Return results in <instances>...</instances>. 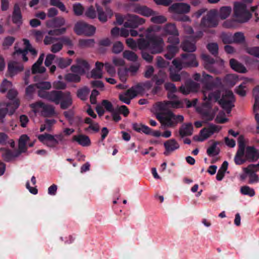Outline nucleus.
Returning a JSON list of instances; mask_svg holds the SVG:
<instances>
[{"instance_id":"obj_61","label":"nucleus","mask_w":259,"mask_h":259,"mask_svg":"<svg viewBox=\"0 0 259 259\" xmlns=\"http://www.w3.org/2000/svg\"><path fill=\"white\" fill-rule=\"evenodd\" d=\"M85 15L90 19H94L96 17V12L93 6L87 9L85 12Z\"/></svg>"},{"instance_id":"obj_56","label":"nucleus","mask_w":259,"mask_h":259,"mask_svg":"<svg viewBox=\"0 0 259 259\" xmlns=\"http://www.w3.org/2000/svg\"><path fill=\"white\" fill-rule=\"evenodd\" d=\"M246 52L248 54L259 58V47L247 48L246 49Z\"/></svg>"},{"instance_id":"obj_55","label":"nucleus","mask_w":259,"mask_h":259,"mask_svg":"<svg viewBox=\"0 0 259 259\" xmlns=\"http://www.w3.org/2000/svg\"><path fill=\"white\" fill-rule=\"evenodd\" d=\"M15 38L13 36H7L6 37L3 42V46L5 48L7 49L9 47L11 46L14 43Z\"/></svg>"},{"instance_id":"obj_20","label":"nucleus","mask_w":259,"mask_h":259,"mask_svg":"<svg viewBox=\"0 0 259 259\" xmlns=\"http://www.w3.org/2000/svg\"><path fill=\"white\" fill-rule=\"evenodd\" d=\"M95 6L98 12V19L101 22H105L108 18L112 16L113 12L110 8H107L104 12L99 4H96Z\"/></svg>"},{"instance_id":"obj_29","label":"nucleus","mask_w":259,"mask_h":259,"mask_svg":"<svg viewBox=\"0 0 259 259\" xmlns=\"http://www.w3.org/2000/svg\"><path fill=\"white\" fill-rule=\"evenodd\" d=\"M192 133L193 126L191 123L183 124L179 130V134L182 138L190 136Z\"/></svg>"},{"instance_id":"obj_19","label":"nucleus","mask_w":259,"mask_h":259,"mask_svg":"<svg viewBox=\"0 0 259 259\" xmlns=\"http://www.w3.org/2000/svg\"><path fill=\"white\" fill-rule=\"evenodd\" d=\"M169 9L171 12L175 13H187L190 10V6L186 3H176L171 6Z\"/></svg>"},{"instance_id":"obj_42","label":"nucleus","mask_w":259,"mask_h":259,"mask_svg":"<svg viewBox=\"0 0 259 259\" xmlns=\"http://www.w3.org/2000/svg\"><path fill=\"white\" fill-rule=\"evenodd\" d=\"M123 57L131 62H136L138 59L137 55L134 52L129 50H125L123 52Z\"/></svg>"},{"instance_id":"obj_63","label":"nucleus","mask_w":259,"mask_h":259,"mask_svg":"<svg viewBox=\"0 0 259 259\" xmlns=\"http://www.w3.org/2000/svg\"><path fill=\"white\" fill-rule=\"evenodd\" d=\"M207 48L212 54L215 55L218 53L219 47L217 43H210L208 44Z\"/></svg>"},{"instance_id":"obj_48","label":"nucleus","mask_w":259,"mask_h":259,"mask_svg":"<svg viewBox=\"0 0 259 259\" xmlns=\"http://www.w3.org/2000/svg\"><path fill=\"white\" fill-rule=\"evenodd\" d=\"M233 43L242 44L245 42V38L242 32H237L233 35Z\"/></svg>"},{"instance_id":"obj_4","label":"nucleus","mask_w":259,"mask_h":259,"mask_svg":"<svg viewBox=\"0 0 259 259\" xmlns=\"http://www.w3.org/2000/svg\"><path fill=\"white\" fill-rule=\"evenodd\" d=\"M253 0H242L234 3V14L236 20L240 23L248 21L251 14L247 9V4H251Z\"/></svg>"},{"instance_id":"obj_6","label":"nucleus","mask_w":259,"mask_h":259,"mask_svg":"<svg viewBox=\"0 0 259 259\" xmlns=\"http://www.w3.org/2000/svg\"><path fill=\"white\" fill-rule=\"evenodd\" d=\"M158 119L161 125L164 127H174L184 121V116L182 115H176L171 111H168L165 115L158 116Z\"/></svg>"},{"instance_id":"obj_1","label":"nucleus","mask_w":259,"mask_h":259,"mask_svg":"<svg viewBox=\"0 0 259 259\" xmlns=\"http://www.w3.org/2000/svg\"><path fill=\"white\" fill-rule=\"evenodd\" d=\"M194 78L205 84L202 90L203 102L201 106L197 107L196 109L206 121L211 120L215 116V110L214 108H211L210 105L212 102H215L219 99L220 93L214 91L212 77L210 75L203 73L201 76L200 74L196 73L194 75Z\"/></svg>"},{"instance_id":"obj_2","label":"nucleus","mask_w":259,"mask_h":259,"mask_svg":"<svg viewBox=\"0 0 259 259\" xmlns=\"http://www.w3.org/2000/svg\"><path fill=\"white\" fill-rule=\"evenodd\" d=\"M161 30L159 26H151L145 32V39L140 38L138 41L130 38L126 40L127 46L132 50H136L149 49L153 53H160L164 47L162 39L156 35V33Z\"/></svg>"},{"instance_id":"obj_23","label":"nucleus","mask_w":259,"mask_h":259,"mask_svg":"<svg viewBox=\"0 0 259 259\" xmlns=\"http://www.w3.org/2000/svg\"><path fill=\"white\" fill-rule=\"evenodd\" d=\"M168 101L163 102H158L155 106V110L156 112V117L158 119V116L161 114L165 115L166 112L170 111V107Z\"/></svg>"},{"instance_id":"obj_33","label":"nucleus","mask_w":259,"mask_h":259,"mask_svg":"<svg viewBox=\"0 0 259 259\" xmlns=\"http://www.w3.org/2000/svg\"><path fill=\"white\" fill-rule=\"evenodd\" d=\"M12 20L16 24H20L22 23V15L18 4H15L14 6Z\"/></svg>"},{"instance_id":"obj_44","label":"nucleus","mask_w":259,"mask_h":259,"mask_svg":"<svg viewBox=\"0 0 259 259\" xmlns=\"http://www.w3.org/2000/svg\"><path fill=\"white\" fill-rule=\"evenodd\" d=\"M44 104L41 102H37L30 104V106L32 111L35 113L42 114Z\"/></svg>"},{"instance_id":"obj_14","label":"nucleus","mask_w":259,"mask_h":259,"mask_svg":"<svg viewBox=\"0 0 259 259\" xmlns=\"http://www.w3.org/2000/svg\"><path fill=\"white\" fill-rule=\"evenodd\" d=\"M247 160L246 153L245 151V145L243 142V137L239 138V149L234 157V161L236 164L241 165L244 163Z\"/></svg>"},{"instance_id":"obj_22","label":"nucleus","mask_w":259,"mask_h":259,"mask_svg":"<svg viewBox=\"0 0 259 259\" xmlns=\"http://www.w3.org/2000/svg\"><path fill=\"white\" fill-rule=\"evenodd\" d=\"M132 11L145 17H150L154 14V11L151 9L146 6H141L139 5L134 6Z\"/></svg>"},{"instance_id":"obj_7","label":"nucleus","mask_w":259,"mask_h":259,"mask_svg":"<svg viewBox=\"0 0 259 259\" xmlns=\"http://www.w3.org/2000/svg\"><path fill=\"white\" fill-rule=\"evenodd\" d=\"M183 57L182 60L175 59L172 61L174 66L178 71L186 67L198 66V63L196 61V58L194 54L183 55Z\"/></svg>"},{"instance_id":"obj_60","label":"nucleus","mask_w":259,"mask_h":259,"mask_svg":"<svg viewBox=\"0 0 259 259\" xmlns=\"http://www.w3.org/2000/svg\"><path fill=\"white\" fill-rule=\"evenodd\" d=\"M211 136L207 128H204L201 131L199 140L203 141Z\"/></svg>"},{"instance_id":"obj_58","label":"nucleus","mask_w":259,"mask_h":259,"mask_svg":"<svg viewBox=\"0 0 259 259\" xmlns=\"http://www.w3.org/2000/svg\"><path fill=\"white\" fill-rule=\"evenodd\" d=\"M17 95V92L15 89H10L8 94V97L9 99L11 100V101L8 103L7 104H9L12 103L13 104V103L14 101H17L18 103H19L18 100H15V97ZM19 104V103H18Z\"/></svg>"},{"instance_id":"obj_64","label":"nucleus","mask_w":259,"mask_h":259,"mask_svg":"<svg viewBox=\"0 0 259 259\" xmlns=\"http://www.w3.org/2000/svg\"><path fill=\"white\" fill-rule=\"evenodd\" d=\"M246 91H247L246 87L244 84V83L240 84L236 89V93L241 97H244L246 95Z\"/></svg>"},{"instance_id":"obj_45","label":"nucleus","mask_w":259,"mask_h":259,"mask_svg":"<svg viewBox=\"0 0 259 259\" xmlns=\"http://www.w3.org/2000/svg\"><path fill=\"white\" fill-rule=\"evenodd\" d=\"M240 192L243 195H248L250 197H252L255 195V191L254 189L248 186L241 187L240 188Z\"/></svg>"},{"instance_id":"obj_28","label":"nucleus","mask_w":259,"mask_h":259,"mask_svg":"<svg viewBox=\"0 0 259 259\" xmlns=\"http://www.w3.org/2000/svg\"><path fill=\"white\" fill-rule=\"evenodd\" d=\"M72 140L83 147H88L91 145L90 138L84 135H75L73 137Z\"/></svg>"},{"instance_id":"obj_54","label":"nucleus","mask_w":259,"mask_h":259,"mask_svg":"<svg viewBox=\"0 0 259 259\" xmlns=\"http://www.w3.org/2000/svg\"><path fill=\"white\" fill-rule=\"evenodd\" d=\"M123 50V45L120 41L115 42L112 47V52L115 54H119Z\"/></svg>"},{"instance_id":"obj_49","label":"nucleus","mask_w":259,"mask_h":259,"mask_svg":"<svg viewBox=\"0 0 259 259\" xmlns=\"http://www.w3.org/2000/svg\"><path fill=\"white\" fill-rule=\"evenodd\" d=\"M44 109L42 112V115L45 116H49L54 114L55 111L52 106L46 105L44 104Z\"/></svg>"},{"instance_id":"obj_37","label":"nucleus","mask_w":259,"mask_h":259,"mask_svg":"<svg viewBox=\"0 0 259 259\" xmlns=\"http://www.w3.org/2000/svg\"><path fill=\"white\" fill-rule=\"evenodd\" d=\"M248 160H256L258 158V151L253 147H248L245 150Z\"/></svg>"},{"instance_id":"obj_51","label":"nucleus","mask_w":259,"mask_h":259,"mask_svg":"<svg viewBox=\"0 0 259 259\" xmlns=\"http://www.w3.org/2000/svg\"><path fill=\"white\" fill-rule=\"evenodd\" d=\"M36 87L39 89L38 93L40 91H45L51 89V84L49 81H41L36 84Z\"/></svg>"},{"instance_id":"obj_8","label":"nucleus","mask_w":259,"mask_h":259,"mask_svg":"<svg viewBox=\"0 0 259 259\" xmlns=\"http://www.w3.org/2000/svg\"><path fill=\"white\" fill-rule=\"evenodd\" d=\"M24 44L25 48L24 50L17 49L15 47V51L13 53V56L15 58L22 59L24 62L28 61V58L26 55L29 51L33 57H35L37 54V51L33 49L28 40L26 39H23Z\"/></svg>"},{"instance_id":"obj_35","label":"nucleus","mask_w":259,"mask_h":259,"mask_svg":"<svg viewBox=\"0 0 259 259\" xmlns=\"http://www.w3.org/2000/svg\"><path fill=\"white\" fill-rule=\"evenodd\" d=\"M65 19L61 17H57L53 20L48 21L47 25L49 27H59L65 25Z\"/></svg>"},{"instance_id":"obj_38","label":"nucleus","mask_w":259,"mask_h":259,"mask_svg":"<svg viewBox=\"0 0 259 259\" xmlns=\"http://www.w3.org/2000/svg\"><path fill=\"white\" fill-rule=\"evenodd\" d=\"M133 129L137 132H142L148 134L150 132V127L142 123H134L132 124Z\"/></svg>"},{"instance_id":"obj_16","label":"nucleus","mask_w":259,"mask_h":259,"mask_svg":"<svg viewBox=\"0 0 259 259\" xmlns=\"http://www.w3.org/2000/svg\"><path fill=\"white\" fill-rule=\"evenodd\" d=\"M124 19L126 21L124 24L125 27L135 28L145 22L144 19L133 14L126 15L124 17Z\"/></svg>"},{"instance_id":"obj_47","label":"nucleus","mask_w":259,"mask_h":259,"mask_svg":"<svg viewBox=\"0 0 259 259\" xmlns=\"http://www.w3.org/2000/svg\"><path fill=\"white\" fill-rule=\"evenodd\" d=\"M90 92V89L84 87L78 90L77 96L81 100H84L87 99Z\"/></svg>"},{"instance_id":"obj_62","label":"nucleus","mask_w":259,"mask_h":259,"mask_svg":"<svg viewBox=\"0 0 259 259\" xmlns=\"http://www.w3.org/2000/svg\"><path fill=\"white\" fill-rule=\"evenodd\" d=\"M104 66L107 72L110 75L113 76L116 73V69L115 67L109 63H106Z\"/></svg>"},{"instance_id":"obj_34","label":"nucleus","mask_w":259,"mask_h":259,"mask_svg":"<svg viewBox=\"0 0 259 259\" xmlns=\"http://www.w3.org/2000/svg\"><path fill=\"white\" fill-rule=\"evenodd\" d=\"M182 48L184 51L194 52L196 50V47L194 40L191 38H188L182 44Z\"/></svg>"},{"instance_id":"obj_41","label":"nucleus","mask_w":259,"mask_h":259,"mask_svg":"<svg viewBox=\"0 0 259 259\" xmlns=\"http://www.w3.org/2000/svg\"><path fill=\"white\" fill-rule=\"evenodd\" d=\"M95 44L93 39H80L78 41V46L81 48L92 47Z\"/></svg>"},{"instance_id":"obj_46","label":"nucleus","mask_w":259,"mask_h":259,"mask_svg":"<svg viewBox=\"0 0 259 259\" xmlns=\"http://www.w3.org/2000/svg\"><path fill=\"white\" fill-rule=\"evenodd\" d=\"M80 74L78 73L74 74L72 73H69L65 75V78L68 81L79 82L80 80Z\"/></svg>"},{"instance_id":"obj_39","label":"nucleus","mask_w":259,"mask_h":259,"mask_svg":"<svg viewBox=\"0 0 259 259\" xmlns=\"http://www.w3.org/2000/svg\"><path fill=\"white\" fill-rule=\"evenodd\" d=\"M151 16V21L154 23L162 24L167 21V19L165 16L159 15L156 12H154V14Z\"/></svg>"},{"instance_id":"obj_31","label":"nucleus","mask_w":259,"mask_h":259,"mask_svg":"<svg viewBox=\"0 0 259 259\" xmlns=\"http://www.w3.org/2000/svg\"><path fill=\"white\" fill-rule=\"evenodd\" d=\"M230 64L231 68L237 72L242 73L247 72V69L245 67L234 59L230 60Z\"/></svg>"},{"instance_id":"obj_24","label":"nucleus","mask_w":259,"mask_h":259,"mask_svg":"<svg viewBox=\"0 0 259 259\" xmlns=\"http://www.w3.org/2000/svg\"><path fill=\"white\" fill-rule=\"evenodd\" d=\"M23 69V65L17 62L12 61L10 62L8 64V72L11 76L22 71Z\"/></svg>"},{"instance_id":"obj_9","label":"nucleus","mask_w":259,"mask_h":259,"mask_svg":"<svg viewBox=\"0 0 259 259\" xmlns=\"http://www.w3.org/2000/svg\"><path fill=\"white\" fill-rule=\"evenodd\" d=\"M254 164H250L246 167L242 168L243 172L240 175L239 178L241 181H245L248 178V183L256 184L259 182V177L254 171Z\"/></svg>"},{"instance_id":"obj_15","label":"nucleus","mask_w":259,"mask_h":259,"mask_svg":"<svg viewBox=\"0 0 259 259\" xmlns=\"http://www.w3.org/2000/svg\"><path fill=\"white\" fill-rule=\"evenodd\" d=\"M163 35H171L168 38V41L174 45L179 43V40L177 37L178 31L176 26L173 24H167L163 28Z\"/></svg>"},{"instance_id":"obj_21","label":"nucleus","mask_w":259,"mask_h":259,"mask_svg":"<svg viewBox=\"0 0 259 259\" xmlns=\"http://www.w3.org/2000/svg\"><path fill=\"white\" fill-rule=\"evenodd\" d=\"M163 145L165 148V151L164 152L165 155H168L180 148L179 144L174 139L165 141Z\"/></svg>"},{"instance_id":"obj_32","label":"nucleus","mask_w":259,"mask_h":259,"mask_svg":"<svg viewBox=\"0 0 259 259\" xmlns=\"http://www.w3.org/2000/svg\"><path fill=\"white\" fill-rule=\"evenodd\" d=\"M104 64L102 63L97 62L96 63V67L91 71V77L95 78H100L102 77V69Z\"/></svg>"},{"instance_id":"obj_30","label":"nucleus","mask_w":259,"mask_h":259,"mask_svg":"<svg viewBox=\"0 0 259 259\" xmlns=\"http://www.w3.org/2000/svg\"><path fill=\"white\" fill-rule=\"evenodd\" d=\"M29 140V138L27 135H23L20 137L18 145L19 154L15 156H17L20 153L27 150V143Z\"/></svg>"},{"instance_id":"obj_5","label":"nucleus","mask_w":259,"mask_h":259,"mask_svg":"<svg viewBox=\"0 0 259 259\" xmlns=\"http://www.w3.org/2000/svg\"><path fill=\"white\" fill-rule=\"evenodd\" d=\"M37 137L42 144L51 148H57L59 144L63 143L65 141L62 134L53 135L45 133L38 135Z\"/></svg>"},{"instance_id":"obj_3","label":"nucleus","mask_w":259,"mask_h":259,"mask_svg":"<svg viewBox=\"0 0 259 259\" xmlns=\"http://www.w3.org/2000/svg\"><path fill=\"white\" fill-rule=\"evenodd\" d=\"M232 12L230 7L225 6L220 8L219 14L217 10H211L207 14L203 17L199 25V29L205 31L207 28L214 27L218 25V16L221 19L228 18Z\"/></svg>"},{"instance_id":"obj_17","label":"nucleus","mask_w":259,"mask_h":259,"mask_svg":"<svg viewBox=\"0 0 259 259\" xmlns=\"http://www.w3.org/2000/svg\"><path fill=\"white\" fill-rule=\"evenodd\" d=\"M19 107V104L17 101L12 103L7 104L3 103L0 104V122H4V118L7 113L12 114Z\"/></svg>"},{"instance_id":"obj_10","label":"nucleus","mask_w":259,"mask_h":259,"mask_svg":"<svg viewBox=\"0 0 259 259\" xmlns=\"http://www.w3.org/2000/svg\"><path fill=\"white\" fill-rule=\"evenodd\" d=\"M96 28L83 21L77 22L74 26V31L78 35L91 36L95 32Z\"/></svg>"},{"instance_id":"obj_53","label":"nucleus","mask_w":259,"mask_h":259,"mask_svg":"<svg viewBox=\"0 0 259 259\" xmlns=\"http://www.w3.org/2000/svg\"><path fill=\"white\" fill-rule=\"evenodd\" d=\"M207 153L210 156H215L219 153V150L217 146V144L214 143L209 147L207 150Z\"/></svg>"},{"instance_id":"obj_59","label":"nucleus","mask_w":259,"mask_h":259,"mask_svg":"<svg viewBox=\"0 0 259 259\" xmlns=\"http://www.w3.org/2000/svg\"><path fill=\"white\" fill-rule=\"evenodd\" d=\"M73 12L76 15L80 16L82 14L84 8L80 4H75L73 6Z\"/></svg>"},{"instance_id":"obj_11","label":"nucleus","mask_w":259,"mask_h":259,"mask_svg":"<svg viewBox=\"0 0 259 259\" xmlns=\"http://www.w3.org/2000/svg\"><path fill=\"white\" fill-rule=\"evenodd\" d=\"M202 58L204 67L211 72H217L218 69L223 68L224 61L222 60H221L220 62H216L206 55H202Z\"/></svg>"},{"instance_id":"obj_13","label":"nucleus","mask_w":259,"mask_h":259,"mask_svg":"<svg viewBox=\"0 0 259 259\" xmlns=\"http://www.w3.org/2000/svg\"><path fill=\"white\" fill-rule=\"evenodd\" d=\"M38 96L42 98H45L49 101L54 102L56 104H59L61 100L64 97L65 92L61 91H52L48 92L46 91H40L38 93Z\"/></svg>"},{"instance_id":"obj_18","label":"nucleus","mask_w":259,"mask_h":259,"mask_svg":"<svg viewBox=\"0 0 259 259\" xmlns=\"http://www.w3.org/2000/svg\"><path fill=\"white\" fill-rule=\"evenodd\" d=\"M75 63V64L71 67V70L73 73L82 75L90 69V65L88 63L81 58H77Z\"/></svg>"},{"instance_id":"obj_52","label":"nucleus","mask_w":259,"mask_h":259,"mask_svg":"<svg viewBox=\"0 0 259 259\" xmlns=\"http://www.w3.org/2000/svg\"><path fill=\"white\" fill-rule=\"evenodd\" d=\"M11 82L7 80L6 79H5L1 83L0 87V92L2 93H5L7 90H10L11 88Z\"/></svg>"},{"instance_id":"obj_50","label":"nucleus","mask_w":259,"mask_h":259,"mask_svg":"<svg viewBox=\"0 0 259 259\" xmlns=\"http://www.w3.org/2000/svg\"><path fill=\"white\" fill-rule=\"evenodd\" d=\"M178 51V48L174 46L170 45L168 48V53L165 55L167 59H171Z\"/></svg>"},{"instance_id":"obj_25","label":"nucleus","mask_w":259,"mask_h":259,"mask_svg":"<svg viewBox=\"0 0 259 259\" xmlns=\"http://www.w3.org/2000/svg\"><path fill=\"white\" fill-rule=\"evenodd\" d=\"M66 31V28H61L60 29H56L54 30H51L49 31V34L50 36H47L44 39V43L45 45H49L54 42V38L52 37L53 35H59L64 33Z\"/></svg>"},{"instance_id":"obj_36","label":"nucleus","mask_w":259,"mask_h":259,"mask_svg":"<svg viewBox=\"0 0 259 259\" xmlns=\"http://www.w3.org/2000/svg\"><path fill=\"white\" fill-rule=\"evenodd\" d=\"M60 103L62 109H66L70 106L72 103V99L70 93L65 92L64 97L62 99Z\"/></svg>"},{"instance_id":"obj_27","label":"nucleus","mask_w":259,"mask_h":259,"mask_svg":"<svg viewBox=\"0 0 259 259\" xmlns=\"http://www.w3.org/2000/svg\"><path fill=\"white\" fill-rule=\"evenodd\" d=\"M45 55L41 54L37 61L33 65L32 67V73L33 74L37 73H44L46 71V69L41 65L44 61Z\"/></svg>"},{"instance_id":"obj_40","label":"nucleus","mask_w":259,"mask_h":259,"mask_svg":"<svg viewBox=\"0 0 259 259\" xmlns=\"http://www.w3.org/2000/svg\"><path fill=\"white\" fill-rule=\"evenodd\" d=\"M141 87L140 85H136L132 87L130 89L128 90L125 93L127 96L130 97L131 99H132L136 97L141 91Z\"/></svg>"},{"instance_id":"obj_57","label":"nucleus","mask_w":259,"mask_h":259,"mask_svg":"<svg viewBox=\"0 0 259 259\" xmlns=\"http://www.w3.org/2000/svg\"><path fill=\"white\" fill-rule=\"evenodd\" d=\"M221 37L224 44L233 43V35L231 33H223Z\"/></svg>"},{"instance_id":"obj_43","label":"nucleus","mask_w":259,"mask_h":259,"mask_svg":"<svg viewBox=\"0 0 259 259\" xmlns=\"http://www.w3.org/2000/svg\"><path fill=\"white\" fill-rule=\"evenodd\" d=\"M56 63L61 68H65L71 64L72 60L69 58H59L56 60Z\"/></svg>"},{"instance_id":"obj_26","label":"nucleus","mask_w":259,"mask_h":259,"mask_svg":"<svg viewBox=\"0 0 259 259\" xmlns=\"http://www.w3.org/2000/svg\"><path fill=\"white\" fill-rule=\"evenodd\" d=\"M198 89V86L197 83L193 81H189L185 85L181 86L180 90L182 94L187 95L191 92L197 91Z\"/></svg>"},{"instance_id":"obj_12","label":"nucleus","mask_w":259,"mask_h":259,"mask_svg":"<svg viewBox=\"0 0 259 259\" xmlns=\"http://www.w3.org/2000/svg\"><path fill=\"white\" fill-rule=\"evenodd\" d=\"M234 101L233 94L231 91H226L222 94V97L219 101L220 104L228 113L230 112Z\"/></svg>"}]
</instances>
